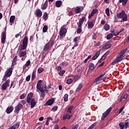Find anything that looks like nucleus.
Masks as SVG:
<instances>
[{"instance_id": "nucleus-9", "label": "nucleus", "mask_w": 129, "mask_h": 129, "mask_svg": "<svg viewBox=\"0 0 129 129\" xmlns=\"http://www.w3.org/2000/svg\"><path fill=\"white\" fill-rule=\"evenodd\" d=\"M24 108V106H23L21 103H19L18 105L16 106L14 109V112L15 113H19L21 109Z\"/></svg>"}, {"instance_id": "nucleus-33", "label": "nucleus", "mask_w": 129, "mask_h": 129, "mask_svg": "<svg viewBox=\"0 0 129 129\" xmlns=\"http://www.w3.org/2000/svg\"><path fill=\"white\" fill-rule=\"evenodd\" d=\"M89 69L92 71L94 69V64L93 63H90L89 64Z\"/></svg>"}, {"instance_id": "nucleus-22", "label": "nucleus", "mask_w": 129, "mask_h": 129, "mask_svg": "<svg viewBox=\"0 0 129 129\" xmlns=\"http://www.w3.org/2000/svg\"><path fill=\"white\" fill-rule=\"evenodd\" d=\"M18 60V56H15L14 58H13L12 66L14 67L15 65L17 64V61Z\"/></svg>"}, {"instance_id": "nucleus-11", "label": "nucleus", "mask_w": 129, "mask_h": 129, "mask_svg": "<svg viewBox=\"0 0 129 129\" xmlns=\"http://www.w3.org/2000/svg\"><path fill=\"white\" fill-rule=\"evenodd\" d=\"M102 80H104V78L102 76H99L95 79V83L96 84H100L102 82Z\"/></svg>"}, {"instance_id": "nucleus-54", "label": "nucleus", "mask_w": 129, "mask_h": 129, "mask_svg": "<svg viewBox=\"0 0 129 129\" xmlns=\"http://www.w3.org/2000/svg\"><path fill=\"white\" fill-rule=\"evenodd\" d=\"M125 128H127V127H129V124H128V121L125 120Z\"/></svg>"}, {"instance_id": "nucleus-60", "label": "nucleus", "mask_w": 129, "mask_h": 129, "mask_svg": "<svg viewBox=\"0 0 129 129\" xmlns=\"http://www.w3.org/2000/svg\"><path fill=\"white\" fill-rule=\"evenodd\" d=\"M123 109H124V106H122L121 108L119 109L118 113H121Z\"/></svg>"}, {"instance_id": "nucleus-3", "label": "nucleus", "mask_w": 129, "mask_h": 129, "mask_svg": "<svg viewBox=\"0 0 129 129\" xmlns=\"http://www.w3.org/2000/svg\"><path fill=\"white\" fill-rule=\"evenodd\" d=\"M54 45V40H50L43 47V51L47 52L48 50H50Z\"/></svg>"}, {"instance_id": "nucleus-40", "label": "nucleus", "mask_w": 129, "mask_h": 129, "mask_svg": "<svg viewBox=\"0 0 129 129\" xmlns=\"http://www.w3.org/2000/svg\"><path fill=\"white\" fill-rule=\"evenodd\" d=\"M98 11V10H97V9H95L93 10L91 13V16H94V15H95V14H96V13H97Z\"/></svg>"}, {"instance_id": "nucleus-32", "label": "nucleus", "mask_w": 129, "mask_h": 129, "mask_svg": "<svg viewBox=\"0 0 129 129\" xmlns=\"http://www.w3.org/2000/svg\"><path fill=\"white\" fill-rule=\"evenodd\" d=\"M45 57H46V55H44V53H42V55H40L39 56L38 59H40V58H41V60L40 61L41 63L43 62Z\"/></svg>"}, {"instance_id": "nucleus-53", "label": "nucleus", "mask_w": 129, "mask_h": 129, "mask_svg": "<svg viewBox=\"0 0 129 129\" xmlns=\"http://www.w3.org/2000/svg\"><path fill=\"white\" fill-rule=\"evenodd\" d=\"M67 82L68 84H71V83L73 82V80H72V79H69L67 80Z\"/></svg>"}, {"instance_id": "nucleus-19", "label": "nucleus", "mask_w": 129, "mask_h": 129, "mask_svg": "<svg viewBox=\"0 0 129 129\" xmlns=\"http://www.w3.org/2000/svg\"><path fill=\"white\" fill-rule=\"evenodd\" d=\"M73 108H74V106H69L68 109H67V112H68V113H69V114H71V113H72V109H73Z\"/></svg>"}, {"instance_id": "nucleus-20", "label": "nucleus", "mask_w": 129, "mask_h": 129, "mask_svg": "<svg viewBox=\"0 0 129 129\" xmlns=\"http://www.w3.org/2000/svg\"><path fill=\"white\" fill-rule=\"evenodd\" d=\"M84 21H85V17H83L81 19L79 20L78 25L79 26H82V24H83V23H84Z\"/></svg>"}, {"instance_id": "nucleus-61", "label": "nucleus", "mask_w": 129, "mask_h": 129, "mask_svg": "<svg viewBox=\"0 0 129 129\" xmlns=\"http://www.w3.org/2000/svg\"><path fill=\"white\" fill-rule=\"evenodd\" d=\"M42 86H41V84L37 83L36 85V88L37 89H39V88H41Z\"/></svg>"}, {"instance_id": "nucleus-10", "label": "nucleus", "mask_w": 129, "mask_h": 129, "mask_svg": "<svg viewBox=\"0 0 129 129\" xmlns=\"http://www.w3.org/2000/svg\"><path fill=\"white\" fill-rule=\"evenodd\" d=\"M34 14L38 18H41L42 17V15H43V12L39 9H37L34 12Z\"/></svg>"}, {"instance_id": "nucleus-21", "label": "nucleus", "mask_w": 129, "mask_h": 129, "mask_svg": "<svg viewBox=\"0 0 129 129\" xmlns=\"http://www.w3.org/2000/svg\"><path fill=\"white\" fill-rule=\"evenodd\" d=\"M73 115H69L68 114L63 115L62 119L63 120H65V119H70L71 117H72Z\"/></svg>"}, {"instance_id": "nucleus-45", "label": "nucleus", "mask_w": 129, "mask_h": 129, "mask_svg": "<svg viewBox=\"0 0 129 129\" xmlns=\"http://www.w3.org/2000/svg\"><path fill=\"white\" fill-rule=\"evenodd\" d=\"M119 126L120 127V129H123L124 128V123L122 122H120L119 123Z\"/></svg>"}, {"instance_id": "nucleus-37", "label": "nucleus", "mask_w": 129, "mask_h": 129, "mask_svg": "<svg viewBox=\"0 0 129 129\" xmlns=\"http://www.w3.org/2000/svg\"><path fill=\"white\" fill-rule=\"evenodd\" d=\"M60 66H64V67H66L69 65V63H68V62L67 61H63L60 63Z\"/></svg>"}, {"instance_id": "nucleus-59", "label": "nucleus", "mask_w": 129, "mask_h": 129, "mask_svg": "<svg viewBox=\"0 0 129 129\" xmlns=\"http://www.w3.org/2000/svg\"><path fill=\"white\" fill-rule=\"evenodd\" d=\"M99 55H100V51H97L96 52V53L95 54V55L96 56H97L98 58Z\"/></svg>"}, {"instance_id": "nucleus-15", "label": "nucleus", "mask_w": 129, "mask_h": 129, "mask_svg": "<svg viewBox=\"0 0 129 129\" xmlns=\"http://www.w3.org/2000/svg\"><path fill=\"white\" fill-rule=\"evenodd\" d=\"M30 108H33L35 107L37 103L36 102V100H35V98H32L30 100Z\"/></svg>"}, {"instance_id": "nucleus-63", "label": "nucleus", "mask_w": 129, "mask_h": 129, "mask_svg": "<svg viewBox=\"0 0 129 129\" xmlns=\"http://www.w3.org/2000/svg\"><path fill=\"white\" fill-rule=\"evenodd\" d=\"M31 79V76H28L27 77H26V81L27 82H29Z\"/></svg>"}, {"instance_id": "nucleus-12", "label": "nucleus", "mask_w": 129, "mask_h": 129, "mask_svg": "<svg viewBox=\"0 0 129 129\" xmlns=\"http://www.w3.org/2000/svg\"><path fill=\"white\" fill-rule=\"evenodd\" d=\"M12 74H13V68H10L8 69L6 72L5 75L6 76H8L9 77H11L12 76Z\"/></svg>"}, {"instance_id": "nucleus-13", "label": "nucleus", "mask_w": 129, "mask_h": 129, "mask_svg": "<svg viewBox=\"0 0 129 129\" xmlns=\"http://www.w3.org/2000/svg\"><path fill=\"white\" fill-rule=\"evenodd\" d=\"M55 102V100L53 98L48 100L45 104L44 106H49L52 105Z\"/></svg>"}, {"instance_id": "nucleus-29", "label": "nucleus", "mask_w": 129, "mask_h": 129, "mask_svg": "<svg viewBox=\"0 0 129 129\" xmlns=\"http://www.w3.org/2000/svg\"><path fill=\"white\" fill-rule=\"evenodd\" d=\"M110 29V26L109 24H105L104 26V30H105V31H109Z\"/></svg>"}, {"instance_id": "nucleus-48", "label": "nucleus", "mask_w": 129, "mask_h": 129, "mask_svg": "<svg viewBox=\"0 0 129 129\" xmlns=\"http://www.w3.org/2000/svg\"><path fill=\"white\" fill-rule=\"evenodd\" d=\"M35 78H36V75H35V72H33L32 76H31L32 81H34V80H35Z\"/></svg>"}, {"instance_id": "nucleus-50", "label": "nucleus", "mask_w": 129, "mask_h": 129, "mask_svg": "<svg viewBox=\"0 0 129 129\" xmlns=\"http://www.w3.org/2000/svg\"><path fill=\"white\" fill-rule=\"evenodd\" d=\"M82 70H83V68H82V67L78 66L77 68V72H80V71H82Z\"/></svg>"}, {"instance_id": "nucleus-26", "label": "nucleus", "mask_w": 129, "mask_h": 129, "mask_svg": "<svg viewBox=\"0 0 129 129\" xmlns=\"http://www.w3.org/2000/svg\"><path fill=\"white\" fill-rule=\"evenodd\" d=\"M31 65V60L29 59L25 63V64L23 66V69H26L28 66H30Z\"/></svg>"}, {"instance_id": "nucleus-17", "label": "nucleus", "mask_w": 129, "mask_h": 129, "mask_svg": "<svg viewBox=\"0 0 129 129\" xmlns=\"http://www.w3.org/2000/svg\"><path fill=\"white\" fill-rule=\"evenodd\" d=\"M14 111V106H10V107H8L6 109V112L8 114H10Z\"/></svg>"}, {"instance_id": "nucleus-31", "label": "nucleus", "mask_w": 129, "mask_h": 129, "mask_svg": "<svg viewBox=\"0 0 129 129\" xmlns=\"http://www.w3.org/2000/svg\"><path fill=\"white\" fill-rule=\"evenodd\" d=\"M111 33H112V34L113 35V36H118V33L116 30H114V29H112L111 31Z\"/></svg>"}, {"instance_id": "nucleus-55", "label": "nucleus", "mask_w": 129, "mask_h": 129, "mask_svg": "<svg viewBox=\"0 0 129 129\" xmlns=\"http://www.w3.org/2000/svg\"><path fill=\"white\" fill-rule=\"evenodd\" d=\"M57 109H58V107L57 106H54V107H53L52 108L51 111H53V112H55L57 110Z\"/></svg>"}, {"instance_id": "nucleus-1", "label": "nucleus", "mask_w": 129, "mask_h": 129, "mask_svg": "<svg viewBox=\"0 0 129 129\" xmlns=\"http://www.w3.org/2000/svg\"><path fill=\"white\" fill-rule=\"evenodd\" d=\"M126 51H127V49L126 48L121 50L119 55L114 59V60L111 62V65H114L115 64H117V63H119L121 61H122L123 59H124V56H125V53H126Z\"/></svg>"}, {"instance_id": "nucleus-51", "label": "nucleus", "mask_w": 129, "mask_h": 129, "mask_svg": "<svg viewBox=\"0 0 129 129\" xmlns=\"http://www.w3.org/2000/svg\"><path fill=\"white\" fill-rule=\"evenodd\" d=\"M27 96V94L24 93L20 96V99H25V97Z\"/></svg>"}, {"instance_id": "nucleus-41", "label": "nucleus", "mask_w": 129, "mask_h": 129, "mask_svg": "<svg viewBox=\"0 0 129 129\" xmlns=\"http://www.w3.org/2000/svg\"><path fill=\"white\" fill-rule=\"evenodd\" d=\"M111 47V45L110 44H107L105 46L102 47V49H109V48Z\"/></svg>"}, {"instance_id": "nucleus-4", "label": "nucleus", "mask_w": 129, "mask_h": 129, "mask_svg": "<svg viewBox=\"0 0 129 129\" xmlns=\"http://www.w3.org/2000/svg\"><path fill=\"white\" fill-rule=\"evenodd\" d=\"M117 17L118 19H122L123 21H127V16L125 14L124 10H122L120 13L117 15Z\"/></svg>"}, {"instance_id": "nucleus-24", "label": "nucleus", "mask_w": 129, "mask_h": 129, "mask_svg": "<svg viewBox=\"0 0 129 129\" xmlns=\"http://www.w3.org/2000/svg\"><path fill=\"white\" fill-rule=\"evenodd\" d=\"M62 6V1H57L55 2V6L56 8H60Z\"/></svg>"}, {"instance_id": "nucleus-56", "label": "nucleus", "mask_w": 129, "mask_h": 129, "mask_svg": "<svg viewBox=\"0 0 129 129\" xmlns=\"http://www.w3.org/2000/svg\"><path fill=\"white\" fill-rule=\"evenodd\" d=\"M56 70L57 71H59V72L62 71V67H61L60 66H57L56 68Z\"/></svg>"}, {"instance_id": "nucleus-35", "label": "nucleus", "mask_w": 129, "mask_h": 129, "mask_svg": "<svg viewBox=\"0 0 129 129\" xmlns=\"http://www.w3.org/2000/svg\"><path fill=\"white\" fill-rule=\"evenodd\" d=\"M83 87V85L82 83H80L79 84L78 88L76 89V91H79L80 90H81V89Z\"/></svg>"}, {"instance_id": "nucleus-47", "label": "nucleus", "mask_w": 129, "mask_h": 129, "mask_svg": "<svg viewBox=\"0 0 129 129\" xmlns=\"http://www.w3.org/2000/svg\"><path fill=\"white\" fill-rule=\"evenodd\" d=\"M44 69L42 67H40L37 70V73H42V72H43V71H44Z\"/></svg>"}, {"instance_id": "nucleus-57", "label": "nucleus", "mask_w": 129, "mask_h": 129, "mask_svg": "<svg viewBox=\"0 0 129 129\" xmlns=\"http://www.w3.org/2000/svg\"><path fill=\"white\" fill-rule=\"evenodd\" d=\"M45 90H44V92H46V93H48V91H49V88L47 87V86H45Z\"/></svg>"}, {"instance_id": "nucleus-30", "label": "nucleus", "mask_w": 129, "mask_h": 129, "mask_svg": "<svg viewBox=\"0 0 129 129\" xmlns=\"http://www.w3.org/2000/svg\"><path fill=\"white\" fill-rule=\"evenodd\" d=\"M122 96L123 97H120V100H123V101H124V100L123 99H126V98H127V94L126 93L123 94L122 95Z\"/></svg>"}, {"instance_id": "nucleus-8", "label": "nucleus", "mask_w": 129, "mask_h": 129, "mask_svg": "<svg viewBox=\"0 0 129 129\" xmlns=\"http://www.w3.org/2000/svg\"><path fill=\"white\" fill-rule=\"evenodd\" d=\"M112 109V107H110L105 112L103 113L101 117V119L102 120H104L106 117H107V115L109 114V113L110 112V111H111Z\"/></svg>"}, {"instance_id": "nucleus-39", "label": "nucleus", "mask_w": 129, "mask_h": 129, "mask_svg": "<svg viewBox=\"0 0 129 129\" xmlns=\"http://www.w3.org/2000/svg\"><path fill=\"white\" fill-rule=\"evenodd\" d=\"M80 78H81L80 76H75L74 77L73 80H74V81H75V82H76V81H78V80H80Z\"/></svg>"}, {"instance_id": "nucleus-14", "label": "nucleus", "mask_w": 129, "mask_h": 129, "mask_svg": "<svg viewBox=\"0 0 129 129\" xmlns=\"http://www.w3.org/2000/svg\"><path fill=\"white\" fill-rule=\"evenodd\" d=\"M33 95H34V94H33V93L32 92L28 94L27 98L26 99V101L28 103H31V100H32V98H33Z\"/></svg>"}, {"instance_id": "nucleus-58", "label": "nucleus", "mask_w": 129, "mask_h": 129, "mask_svg": "<svg viewBox=\"0 0 129 129\" xmlns=\"http://www.w3.org/2000/svg\"><path fill=\"white\" fill-rule=\"evenodd\" d=\"M8 76H6V75H4V78L3 79V81H7V79H8Z\"/></svg>"}, {"instance_id": "nucleus-2", "label": "nucleus", "mask_w": 129, "mask_h": 129, "mask_svg": "<svg viewBox=\"0 0 129 129\" xmlns=\"http://www.w3.org/2000/svg\"><path fill=\"white\" fill-rule=\"evenodd\" d=\"M28 36H25L22 41V44H20L19 46V51H23V50H26V49H27V47L28 46Z\"/></svg>"}, {"instance_id": "nucleus-44", "label": "nucleus", "mask_w": 129, "mask_h": 129, "mask_svg": "<svg viewBox=\"0 0 129 129\" xmlns=\"http://www.w3.org/2000/svg\"><path fill=\"white\" fill-rule=\"evenodd\" d=\"M68 94H65L63 97V100L64 101H65L66 102L68 101Z\"/></svg>"}, {"instance_id": "nucleus-25", "label": "nucleus", "mask_w": 129, "mask_h": 129, "mask_svg": "<svg viewBox=\"0 0 129 129\" xmlns=\"http://www.w3.org/2000/svg\"><path fill=\"white\" fill-rule=\"evenodd\" d=\"M26 54H27V52L26 51L19 52V57H20V58H22V57H24Z\"/></svg>"}, {"instance_id": "nucleus-36", "label": "nucleus", "mask_w": 129, "mask_h": 129, "mask_svg": "<svg viewBox=\"0 0 129 129\" xmlns=\"http://www.w3.org/2000/svg\"><path fill=\"white\" fill-rule=\"evenodd\" d=\"M15 19H16V17L15 16H11L10 18V23H11V24H13Z\"/></svg>"}, {"instance_id": "nucleus-49", "label": "nucleus", "mask_w": 129, "mask_h": 129, "mask_svg": "<svg viewBox=\"0 0 129 129\" xmlns=\"http://www.w3.org/2000/svg\"><path fill=\"white\" fill-rule=\"evenodd\" d=\"M105 13H106V15H107V16L108 17H109V16H110V14L109 13V8L106 9Z\"/></svg>"}, {"instance_id": "nucleus-38", "label": "nucleus", "mask_w": 129, "mask_h": 129, "mask_svg": "<svg viewBox=\"0 0 129 129\" xmlns=\"http://www.w3.org/2000/svg\"><path fill=\"white\" fill-rule=\"evenodd\" d=\"M128 1V0H119V3L120 4H121V3H122V6H125V5H126V4H127Z\"/></svg>"}, {"instance_id": "nucleus-62", "label": "nucleus", "mask_w": 129, "mask_h": 129, "mask_svg": "<svg viewBox=\"0 0 129 129\" xmlns=\"http://www.w3.org/2000/svg\"><path fill=\"white\" fill-rule=\"evenodd\" d=\"M68 16H69V17H71V16H73V12H72V11H69Z\"/></svg>"}, {"instance_id": "nucleus-5", "label": "nucleus", "mask_w": 129, "mask_h": 129, "mask_svg": "<svg viewBox=\"0 0 129 129\" xmlns=\"http://www.w3.org/2000/svg\"><path fill=\"white\" fill-rule=\"evenodd\" d=\"M67 33V30H66L65 28L61 27L60 29L59 32L60 40H62V39H63V38H64V37L66 36Z\"/></svg>"}, {"instance_id": "nucleus-7", "label": "nucleus", "mask_w": 129, "mask_h": 129, "mask_svg": "<svg viewBox=\"0 0 129 129\" xmlns=\"http://www.w3.org/2000/svg\"><path fill=\"white\" fill-rule=\"evenodd\" d=\"M1 43L5 44L6 43V39H7V30L5 29L1 34Z\"/></svg>"}, {"instance_id": "nucleus-28", "label": "nucleus", "mask_w": 129, "mask_h": 129, "mask_svg": "<svg viewBox=\"0 0 129 129\" xmlns=\"http://www.w3.org/2000/svg\"><path fill=\"white\" fill-rule=\"evenodd\" d=\"M42 19L45 21H47V20L48 19V13H47L46 12H44L42 16Z\"/></svg>"}, {"instance_id": "nucleus-23", "label": "nucleus", "mask_w": 129, "mask_h": 129, "mask_svg": "<svg viewBox=\"0 0 129 129\" xmlns=\"http://www.w3.org/2000/svg\"><path fill=\"white\" fill-rule=\"evenodd\" d=\"M82 32V25H78L77 30V34H81Z\"/></svg>"}, {"instance_id": "nucleus-18", "label": "nucleus", "mask_w": 129, "mask_h": 129, "mask_svg": "<svg viewBox=\"0 0 129 129\" xmlns=\"http://www.w3.org/2000/svg\"><path fill=\"white\" fill-rule=\"evenodd\" d=\"M48 8V0H46L45 2L42 5V7H41V10H45Z\"/></svg>"}, {"instance_id": "nucleus-16", "label": "nucleus", "mask_w": 129, "mask_h": 129, "mask_svg": "<svg viewBox=\"0 0 129 129\" xmlns=\"http://www.w3.org/2000/svg\"><path fill=\"white\" fill-rule=\"evenodd\" d=\"M83 10L84 8L82 7H77V8L75 9V12L76 13V14H80V13H81Z\"/></svg>"}, {"instance_id": "nucleus-43", "label": "nucleus", "mask_w": 129, "mask_h": 129, "mask_svg": "<svg viewBox=\"0 0 129 129\" xmlns=\"http://www.w3.org/2000/svg\"><path fill=\"white\" fill-rule=\"evenodd\" d=\"M112 37H113V35L111 33H109L107 35L106 39L107 40H110Z\"/></svg>"}, {"instance_id": "nucleus-42", "label": "nucleus", "mask_w": 129, "mask_h": 129, "mask_svg": "<svg viewBox=\"0 0 129 129\" xmlns=\"http://www.w3.org/2000/svg\"><path fill=\"white\" fill-rule=\"evenodd\" d=\"M47 31H48V26L47 25H45L42 28V32L43 33H46Z\"/></svg>"}, {"instance_id": "nucleus-34", "label": "nucleus", "mask_w": 129, "mask_h": 129, "mask_svg": "<svg viewBox=\"0 0 129 129\" xmlns=\"http://www.w3.org/2000/svg\"><path fill=\"white\" fill-rule=\"evenodd\" d=\"M14 129H17L20 127V122L15 123L13 126H12Z\"/></svg>"}, {"instance_id": "nucleus-64", "label": "nucleus", "mask_w": 129, "mask_h": 129, "mask_svg": "<svg viewBox=\"0 0 129 129\" xmlns=\"http://www.w3.org/2000/svg\"><path fill=\"white\" fill-rule=\"evenodd\" d=\"M78 126H79V125H78V124H77L74 125V126L72 128V129H77L78 128Z\"/></svg>"}, {"instance_id": "nucleus-46", "label": "nucleus", "mask_w": 129, "mask_h": 129, "mask_svg": "<svg viewBox=\"0 0 129 129\" xmlns=\"http://www.w3.org/2000/svg\"><path fill=\"white\" fill-rule=\"evenodd\" d=\"M65 72H66V71L65 70H61L60 71L58 74L60 76H63L64 74H65Z\"/></svg>"}, {"instance_id": "nucleus-27", "label": "nucleus", "mask_w": 129, "mask_h": 129, "mask_svg": "<svg viewBox=\"0 0 129 129\" xmlns=\"http://www.w3.org/2000/svg\"><path fill=\"white\" fill-rule=\"evenodd\" d=\"M88 27L89 29H92V28L94 27V25L93 24V22L91 21L89 22L88 24Z\"/></svg>"}, {"instance_id": "nucleus-52", "label": "nucleus", "mask_w": 129, "mask_h": 129, "mask_svg": "<svg viewBox=\"0 0 129 129\" xmlns=\"http://www.w3.org/2000/svg\"><path fill=\"white\" fill-rule=\"evenodd\" d=\"M96 126V123H94L92 125H91L88 128L89 129H93L94 126Z\"/></svg>"}, {"instance_id": "nucleus-6", "label": "nucleus", "mask_w": 129, "mask_h": 129, "mask_svg": "<svg viewBox=\"0 0 129 129\" xmlns=\"http://www.w3.org/2000/svg\"><path fill=\"white\" fill-rule=\"evenodd\" d=\"M10 83H11V80H7L5 83H3L1 87V89L3 91H5L8 89V87H10Z\"/></svg>"}]
</instances>
